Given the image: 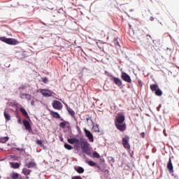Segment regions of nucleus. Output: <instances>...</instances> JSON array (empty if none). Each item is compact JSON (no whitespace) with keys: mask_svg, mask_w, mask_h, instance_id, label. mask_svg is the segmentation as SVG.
<instances>
[{"mask_svg":"<svg viewBox=\"0 0 179 179\" xmlns=\"http://www.w3.org/2000/svg\"><path fill=\"white\" fill-rule=\"evenodd\" d=\"M80 146L83 153L89 155V148L90 147V143H89V142H87L86 140H83L80 142Z\"/></svg>","mask_w":179,"mask_h":179,"instance_id":"nucleus-1","label":"nucleus"},{"mask_svg":"<svg viewBox=\"0 0 179 179\" xmlns=\"http://www.w3.org/2000/svg\"><path fill=\"white\" fill-rule=\"evenodd\" d=\"M0 41H3V43H6V44H8L9 45H16L17 44L16 39L12 38H8L3 36L0 37Z\"/></svg>","mask_w":179,"mask_h":179,"instance_id":"nucleus-2","label":"nucleus"},{"mask_svg":"<svg viewBox=\"0 0 179 179\" xmlns=\"http://www.w3.org/2000/svg\"><path fill=\"white\" fill-rule=\"evenodd\" d=\"M108 76L110 78V80H113V83H115L116 86H118V87H121V86H122V81L121 79L114 77L111 74H108Z\"/></svg>","mask_w":179,"mask_h":179,"instance_id":"nucleus-3","label":"nucleus"},{"mask_svg":"<svg viewBox=\"0 0 179 179\" xmlns=\"http://www.w3.org/2000/svg\"><path fill=\"white\" fill-rule=\"evenodd\" d=\"M124 121H125V116L121 114H117V115L115 117V124H124Z\"/></svg>","mask_w":179,"mask_h":179,"instance_id":"nucleus-4","label":"nucleus"},{"mask_svg":"<svg viewBox=\"0 0 179 179\" xmlns=\"http://www.w3.org/2000/svg\"><path fill=\"white\" fill-rule=\"evenodd\" d=\"M122 145L124 149L129 150L131 149V145H129V137L126 136L122 138Z\"/></svg>","mask_w":179,"mask_h":179,"instance_id":"nucleus-5","label":"nucleus"},{"mask_svg":"<svg viewBox=\"0 0 179 179\" xmlns=\"http://www.w3.org/2000/svg\"><path fill=\"white\" fill-rule=\"evenodd\" d=\"M84 132H85V136L88 138L90 142H92V143L94 142V137L93 136V134H92V132H90V131L85 128Z\"/></svg>","mask_w":179,"mask_h":179,"instance_id":"nucleus-6","label":"nucleus"},{"mask_svg":"<svg viewBox=\"0 0 179 179\" xmlns=\"http://www.w3.org/2000/svg\"><path fill=\"white\" fill-rule=\"evenodd\" d=\"M40 93L43 94V97H51L52 96V92L50 90L41 89Z\"/></svg>","mask_w":179,"mask_h":179,"instance_id":"nucleus-7","label":"nucleus"},{"mask_svg":"<svg viewBox=\"0 0 179 179\" xmlns=\"http://www.w3.org/2000/svg\"><path fill=\"white\" fill-rule=\"evenodd\" d=\"M121 78L122 80H124V82H127V83H131L132 82V80L131 79V76H129V75H128L125 72L122 73Z\"/></svg>","mask_w":179,"mask_h":179,"instance_id":"nucleus-8","label":"nucleus"},{"mask_svg":"<svg viewBox=\"0 0 179 179\" xmlns=\"http://www.w3.org/2000/svg\"><path fill=\"white\" fill-rule=\"evenodd\" d=\"M52 106L55 110H61L63 107L62 103L59 101H54Z\"/></svg>","mask_w":179,"mask_h":179,"instance_id":"nucleus-9","label":"nucleus"},{"mask_svg":"<svg viewBox=\"0 0 179 179\" xmlns=\"http://www.w3.org/2000/svg\"><path fill=\"white\" fill-rule=\"evenodd\" d=\"M115 125L117 129H118V131H120V132H124V131L127 129V124L125 123L116 124Z\"/></svg>","mask_w":179,"mask_h":179,"instance_id":"nucleus-10","label":"nucleus"},{"mask_svg":"<svg viewBox=\"0 0 179 179\" xmlns=\"http://www.w3.org/2000/svg\"><path fill=\"white\" fill-rule=\"evenodd\" d=\"M167 169L170 174H173V173H174V167L173 166V162H171V158H169V159L167 163Z\"/></svg>","mask_w":179,"mask_h":179,"instance_id":"nucleus-11","label":"nucleus"},{"mask_svg":"<svg viewBox=\"0 0 179 179\" xmlns=\"http://www.w3.org/2000/svg\"><path fill=\"white\" fill-rule=\"evenodd\" d=\"M22 123L24 127H25V129L29 131V132H31V125H30V122L27 120H23Z\"/></svg>","mask_w":179,"mask_h":179,"instance_id":"nucleus-12","label":"nucleus"},{"mask_svg":"<svg viewBox=\"0 0 179 179\" xmlns=\"http://www.w3.org/2000/svg\"><path fill=\"white\" fill-rule=\"evenodd\" d=\"M20 111L22 114V115L25 117V118H27L29 120V113H27V111H26V109H24V108H20Z\"/></svg>","mask_w":179,"mask_h":179,"instance_id":"nucleus-13","label":"nucleus"},{"mask_svg":"<svg viewBox=\"0 0 179 179\" xmlns=\"http://www.w3.org/2000/svg\"><path fill=\"white\" fill-rule=\"evenodd\" d=\"M67 141L69 143H71V145H73V143H79V139L76 138H68Z\"/></svg>","mask_w":179,"mask_h":179,"instance_id":"nucleus-14","label":"nucleus"},{"mask_svg":"<svg viewBox=\"0 0 179 179\" xmlns=\"http://www.w3.org/2000/svg\"><path fill=\"white\" fill-rule=\"evenodd\" d=\"M10 164L12 169H19V167H20V164L18 162H10Z\"/></svg>","mask_w":179,"mask_h":179,"instance_id":"nucleus-15","label":"nucleus"},{"mask_svg":"<svg viewBox=\"0 0 179 179\" xmlns=\"http://www.w3.org/2000/svg\"><path fill=\"white\" fill-rule=\"evenodd\" d=\"M30 173H31V170L30 169H27L26 168L22 169V174H24V176H30Z\"/></svg>","mask_w":179,"mask_h":179,"instance_id":"nucleus-16","label":"nucleus"},{"mask_svg":"<svg viewBox=\"0 0 179 179\" xmlns=\"http://www.w3.org/2000/svg\"><path fill=\"white\" fill-rule=\"evenodd\" d=\"M50 114L53 118H61V116L59 115V113L55 112V111H51Z\"/></svg>","mask_w":179,"mask_h":179,"instance_id":"nucleus-17","label":"nucleus"},{"mask_svg":"<svg viewBox=\"0 0 179 179\" xmlns=\"http://www.w3.org/2000/svg\"><path fill=\"white\" fill-rule=\"evenodd\" d=\"M26 167L28 169H33V167H36V164L35 162H28L25 164Z\"/></svg>","mask_w":179,"mask_h":179,"instance_id":"nucleus-18","label":"nucleus"},{"mask_svg":"<svg viewBox=\"0 0 179 179\" xmlns=\"http://www.w3.org/2000/svg\"><path fill=\"white\" fill-rule=\"evenodd\" d=\"M152 92H156L157 89H159V85L157 84H153L150 86Z\"/></svg>","mask_w":179,"mask_h":179,"instance_id":"nucleus-19","label":"nucleus"},{"mask_svg":"<svg viewBox=\"0 0 179 179\" xmlns=\"http://www.w3.org/2000/svg\"><path fill=\"white\" fill-rule=\"evenodd\" d=\"M75 169L77 171V173H78L79 174H83V173H85V169L81 166H78Z\"/></svg>","mask_w":179,"mask_h":179,"instance_id":"nucleus-20","label":"nucleus"},{"mask_svg":"<svg viewBox=\"0 0 179 179\" xmlns=\"http://www.w3.org/2000/svg\"><path fill=\"white\" fill-rule=\"evenodd\" d=\"M9 141V137H0V143H6Z\"/></svg>","mask_w":179,"mask_h":179,"instance_id":"nucleus-21","label":"nucleus"},{"mask_svg":"<svg viewBox=\"0 0 179 179\" xmlns=\"http://www.w3.org/2000/svg\"><path fill=\"white\" fill-rule=\"evenodd\" d=\"M87 164L90 166L91 167H94L97 166V163L93 162V161H87Z\"/></svg>","mask_w":179,"mask_h":179,"instance_id":"nucleus-22","label":"nucleus"},{"mask_svg":"<svg viewBox=\"0 0 179 179\" xmlns=\"http://www.w3.org/2000/svg\"><path fill=\"white\" fill-rule=\"evenodd\" d=\"M4 117L6 118V121H10V115L6 113V111L4 112Z\"/></svg>","mask_w":179,"mask_h":179,"instance_id":"nucleus-23","label":"nucleus"},{"mask_svg":"<svg viewBox=\"0 0 179 179\" xmlns=\"http://www.w3.org/2000/svg\"><path fill=\"white\" fill-rule=\"evenodd\" d=\"M10 177L13 179H17L19 178V173H10Z\"/></svg>","mask_w":179,"mask_h":179,"instance_id":"nucleus-24","label":"nucleus"},{"mask_svg":"<svg viewBox=\"0 0 179 179\" xmlns=\"http://www.w3.org/2000/svg\"><path fill=\"white\" fill-rule=\"evenodd\" d=\"M67 110L71 117H75V111H73V110H72V108H68Z\"/></svg>","mask_w":179,"mask_h":179,"instance_id":"nucleus-25","label":"nucleus"},{"mask_svg":"<svg viewBox=\"0 0 179 179\" xmlns=\"http://www.w3.org/2000/svg\"><path fill=\"white\" fill-rule=\"evenodd\" d=\"M163 94V92L161 91L160 88H158L156 91H155V95L156 96H162Z\"/></svg>","mask_w":179,"mask_h":179,"instance_id":"nucleus-26","label":"nucleus"},{"mask_svg":"<svg viewBox=\"0 0 179 179\" xmlns=\"http://www.w3.org/2000/svg\"><path fill=\"white\" fill-rule=\"evenodd\" d=\"M64 148H65V149H67V150H72V149H73V147H72V145H71L68 143L64 144Z\"/></svg>","mask_w":179,"mask_h":179,"instance_id":"nucleus-27","label":"nucleus"},{"mask_svg":"<svg viewBox=\"0 0 179 179\" xmlns=\"http://www.w3.org/2000/svg\"><path fill=\"white\" fill-rule=\"evenodd\" d=\"M66 124H69V122H61L60 124H59V127L60 128H65V127H66Z\"/></svg>","mask_w":179,"mask_h":179,"instance_id":"nucleus-28","label":"nucleus"},{"mask_svg":"<svg viewBox=\"0 0 179 179\" xmlns=\"http://www.w3.org/2000/svg\"><path fill=\"white\" fill-rule=\"evenodd\" d=\"M93 157L95 159H99L100 157V155L97 152L94 151L93 152Z\"/></svg>","mask_w":179,"mask_h":179,"instance_id":"nucleus-29","label":"nucleus"},{"mask_svg":"<svg viewBox=\"0 0 179 179\" xmlns=\"http://www.w3.org/2000/svg\"><path fill=\"white\" fill-rule=\"evenodd\" d=\"M113 41L115 45H118V47H120V42H118V38H115Z\"/></svg>","mask_w":179,"mask_h":179,"instance_id":"nucleus-30","label":"nucleus"},{"mask_svg":"<svg viewBox=\"0 0 179 179\" xmlns=\"http://www.w3.org/2000/svg\"><path fill=\"white\" fill-rule=\"evenodd\" d=\"M25 99H27V100L28 101H30V100H31V95L28 94H25Z\"/></svg>","mask_w":179,"mask_h":179,"instance_id":"nucleus-31","label":"nucleus"},{"mask_svg":"<svg viewBox=\"0 0 179 179\" xmlns=\"http://www.w3.org/2000/svg\"><path fill=\"white\" fill-rule=\"evenodd\" d=\"M42 82H43V83H48V78L47 77L43 78Z\"/></svg>","mask_w":179,"mask_h":179,"instance_id":"nucleus-32","label":"nucleus"},{"mask_svg":"<svg viewBox=\"0 0 179 179\" xmlns=\"http://www.w3.org/2000/svg\"><path fill=\"white\" fill-rule=\"evenodd\" d=\"M36 143H37V145H39V146H41V147L43 146V141H41V140H37Z\"/></svg>","mask_w":179,"mask_h":179,"instance_id":"nucleus-33","label":"nucleus"},{"mask_svg":"<svg viewBox=\"0 0 179 179\" xmlns=\"http://www.w3.org/2000/svg\"><path fill=\"white\" fill-rule=\"evenodd\" d=\"M27 86L26 85H21L19 88V90H24L25 89H27Z\"/></svg>","mask_w":179,"mask_h":179,"instance_id":"nucleus-34","label":"nucleus"},{"mask_svg":"<svg viewBox=\"0 0 179 179\" xmlns=\"http://www.w3.org/2000/svg\"><path fill=\"white\" fill-rule=\"evenodd\" d=\"M26 97V94L24 93H21L20 94V99H24Z\"/></svg>","mask_w":179,"mask_h":179,"instance_id":"nucleus-35","label":"nucleus"},{"mask_svg":"<svg viewBox=\"0 0 179 179\" xmlns=\"http://www.w3.org/2000/svg\"><path fill=\"white\" fill-rule=\"evenodd\" d=\"M17 117L18 118L19 124H22V117H20V116H17Z\"/></svg>","mask_w":179,"mask_h":179,"instance_id":"nucleus-36","label":"nucleus"},{"mask_svg":"<svg viewBox=\"0 0 179 179\" xmlns=\"http://www.w3.org/2000/svg\"><path fill=\"white\" fill-rule=\"evenodd\" d=\"M73 179H83L80 176H74Z\"/></svg>","mask_w":179,"mask_h":179,"instance_id":"nucleus-37","label":"nucleus"},{"mask_svg":"<svg viewBox=\"0 0 179 179\" xmlns=\"http://www.w3.org/2000/svg\"><path fill=\"white\" fill-rule=\"evenodd\" d=\"M138 83L139 86L142 87V80H138Z\"/></svg>","mask_w":179,"mask_h":179,"instance_id":"nucleus-38","label":"nucleus"},{"mask_svg":"<svg viewBox=\"0 0 179 179\" xmlns=\"http://www.w3.org/2000/svg\"><path fill=\"white\" fill-rule=\"evenodd\" d=\"M95 167H97V169H99V170H101V168L100 167V165L97 164L95 165Z\"/></svg>","mask_w":179,"mask_h":179,"instance_id":"nucleus-39","label":"nucleus"},{"mask_svg":"<svg viewBox=\"0 0 179 179\" xmlns=\"http://www.w3.org/2000/svg\"><path fill=\"white\" fill-rule=\"evenodd\" d=\"M141 138H145V132H142L141 134Z\"/></svg>","mask_w":179,"mask_h":179,"instance_id":"nucleus-40","label":"nucleus"},{"mask_svg":"<svg viewBox=\"0 0 179 179\" xmlns=\"http://www.w3.org/2000/svg\"><path fill=\"white\" fill-rule=\"evenodd\" d=\"M31 104L32 106H34V104H35L34 101H31Z\"/></svg>","mask_w":179,"mask_h":179,"instance_id":"nucleus-41","label":"nucleus"},{"mask_svg":"<svg viewBox=\"0 0 179 179\" xmlns=\"http://www.w3.org/2000/svg\"><path fill=\"white\" fill-rule=\"evenodd\" d=\"M86 120H87V122H89V120H91L90 117H87ZM91 121H92V120H91Z\"/></svg>","mask_w":179,"mask_h":179,"instance_id":"nucleus-42","label":"nucleus"},{"mask_svg":"<svg viewBox=\"0 0 179 179\" xmlns=\"http://www.w3.org/2000/svg\"><path fill=\"white\" fill-rule=\"evenodd\" d=\"M43 24H44L45 26V23L43 22Z\"/></svg>","mask_w":179,"mask_h":179,"instance_id":"nucleus-43","label":"nucleus"},{"mask_svg":"<svg viewBox=\"0 0 179 179\" xmlns=\"http://www.w3.org/2000/svg\"><path fill=\"white\" fill-rule=\"evenodd\" d=\"M129 28L131 29V24H129Z\"/></svg>","mask_w":179,"mask_h":179,"instance_id":"nucleus-44","label":"nucleus"},{"mask_svg":"<svg viewBox=\"0 0 179 179\" xmlns=\"http://www.w3.org/2000/svg\"><path fill=\"white\" fill-rule=\"evenodd\" d=\"M0 178H1V176H0Z\"/></svg>","mask_w":179,"mask_h":179,"instance_id":"nucleus-45","label":"nucleus"}]
</instances>
